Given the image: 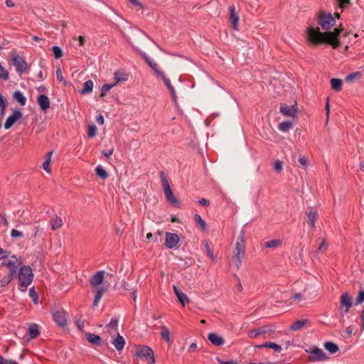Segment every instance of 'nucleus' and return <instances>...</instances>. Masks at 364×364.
<instances>
[{
  "label": "nucleus",
  "instance_id": "obj_1",
  "mask_svg": "<svg viewBox=\"0 0 364 364\" xmlns=\"http://www.w3.org/2000/svg\"><path fill=\"white\" fill-rule=\"evenodd\" d=\"M341 30L335 28L333 32H326L321 33L318 28L309 27L307 29L308 41L314 44L327 43L332 46L333 48H338L341 46V42L338 38Z\"/></svg>",
  "mask_w": 364,
  "mask_h": 364
},
{
  "label": "nucleus",
  "instance_id": "obj_2",
  "mask_svg": "<svg viewBox=\"0 0 364 364\" xmlns=\"http://www.w3.org/2000/svg\"><path fill=\"white\" fill-rule=\"evenodd\" d=\"M17 276L21 290L26 291L34 277L31 267L28 265L21 266L18 269Z\"/></svg>",
  "mask_w": 364,
  "mask_h": 364
},
{
  "label": "nucleus",
  "instance_id": "obj_3",
  "mask_svg": "<svg viewBox=\"0 0 364 364\" xmlns=\"http://www.w3.org/2000/svg\"><path fill=\"white\" fill-rule=\"evenodd\" d=\"M160 177L162 182V186L164 188V195L166 200L173 206L179 208L181 205V203L179 200L174 196L171 186L169 185L168 181L166 178L164 173L163 171L160 172Z\"/></svg>",
  "mask_w": 364,
  "mask_h": 364
},
{
  "label": "nucleus",
  "instance_id": "obj_4",
  "mask_svg": "<svg viewBox=\"0 0 364 364\" xmlns=\"http://www.w3.org/2000/svg\"><path fill=\"white\" fill-rule=\"evenodd\" d=\"M306 352L310 353L309 357L310 362L323 361L328 358L326 353L318 347L313 346L306 350Z\"/></svg>",
  "mask_w": 364,
  "mask_h": 364
},
{
  "label": "nucleus",
  "instance_id": "obj_5",
  "mask_svg": "<svg viewBox=\"0 0 364 364\" xmlns=\"http://www.w3.org/2000/svg\"><path fill=\"white\" fill-rule=\"evenodd\" d=\"M245 241L243 236V232L238 237V241L236 243L235 257L237 259V267L239 268L242 263V259L245 255Z\"/></svg>",
  "mask_w": 364,
  "mask_h": 364
},
{
  "label": "nucleus",
  "instance_id": "obj_6",
  "mask_svg": "<svg viewBox=\"0 0 364 364\" xmlns=\"http://www.w3.org/2000/svg\"><path fill=\"white\" fill-rule=\"evenodd\" d=\"M136 356L144 358L149 363H154L155 358L151 348L146 346H139L135 352Z\"/></svg>",
  "mask_w": 364,
  "mask_h": 364
},
{
  "label": "nucleus",
  "instance_id": "obj_7",
  "mask_svg": "<svg viewBox=\"0 0 364 364\" xmlns=\"http://www.w3.org/2000/svg\"><path fill=\"white\" fill-rule=\"evenodd\" d=\"M23 117V113L20 109H15L11 115H9L5 123L4 129H9L18 120Z\"/></svg>",
  "mask_w": 364,
  "mask_h": 364
},
{
  "label": "nucleus",
  "instance_id": "obj_8",
  "mask_svg": "<svg viewBox=\"0 0 364 364\" xmlns=\"http://www.w3.org/2000/svg\"><path fill=\"white\" fill-rule=\"evenodd\" d=\"M280 112L286 117L295 118L297 116L298 109L296 105L288 106L286 104H281Z\"/></svg>",
  "mask_w": 364,
  "mask_h": 364
},
{
  "label": "nucleus",
  "instance_id": "obj_9",
  "mask_svg": "<svg viewBox=\"0 0 364 364\" xmlns=\"http://www.w3.org/2000/svg\"><path fill=\"white\" fill-rule=\"evenodd\" d=\"M335 23L336 20L331 14L321 16L318 19V24L325 30L331 28Z\"/></svg>",
  "mask_w": 364,
  "mask_h": 364
},
{
  "label": "nucleus",
  "instance_id": "obj_10",
  "mask_svg": "<svg viewBox=\"0 0 364 364\" xmlns=\"http://www.w3.org/2000/svg\"><path fill=\"white\" fill-rule=\"evenodd\" d=\"M352 306L351 297L347 292L343 293L341 296V306L340 310L343 311L344 314L348 313L350 307Z\"/></svg>",
  "mask_w": 364,
  "mask_h": 364
},
{
  "label": "nucleus",
  "instance_id": "obj_11",
  "mask_svg": "<svg viewBox=\"0 0 364 364\" xmlns=\"http://www.w3.org/2000/svg\"><path fill=\"white\" fill-rule=\"evenodd\" d=\"M179 242V237L176 233L169 232H166L165 245L168 249H173L177 246Z\"/></svg>",
  "mask_w": 364,
  "mask_h": 364
},
{
  "label": "nucleus",
  "instance_id": "obj_12",
  "mask_svg": "<svg viewBox=\"0 0 364 364\" xmlns=\"http://www.w3.org/2000/svg\"><path fill=\"white\" fill-rule=\"evenodd\" d=\"M13 64L16 67V72L19 74H22L27 68V63L18 55L13 58Z\"/></svg>",
  "mask_w": 364,
  "mask_h": 364
},
{
  "label": "nucleus",
  "instance_id": "obj_13",
  "mask_svg": "<svg viewBox=\"0 0 364 364\" xmlns=\"http://www.w3.org/2000/svg\"><path fill=\"white\" fill-rule=\"evenodd\" d=\"M105 274L106 272L104 270L98 271L90 278V282L92 288H97L102 284Z\"/></svg>",
  "mask_w": 364,
  "mask_h": 364
},
{
  "label": "nucleus",
  "instance_id": "obj_14",
  "mask_svg": "<svg viewBox=\"0 0 364 364\" xmlns=\"http://www.w3.org/2000/svg\"><path fill=\"white\" fill-rule=\"evenodd\" d=\"M54 321L60 327H64L67 324L65 318V312L63 310H57L53 313Z\"/></svg>",
  "mask_w": 364,
  "mask_h": 364
},
{
  "label": "nucleus",
  "instance_id": "obj_15",
  "mask_svg": "<svg viewBox=\"0 0 364 364\" xmlns=\"http://www.w3.org/2000/svg\"><path fill=\"white\" fill-rule=\"evenodd\" d=\"M21 264V261L20 259H18L16 256H12L11 259L5 263V265L9 269V273L14 275Z\"/></svg>",
  "mask_w": 364,
  "mask_h": 364
},
{
  "label": "nucleus",
  "instance_id": "obj_16",
  "mask_svg": "<svg viewBox=\"0 0 364 364\" xmlns=\"http://www.w3.org/2000/svg\"><path fill=\"white\" fill-rule=\"evenodd\" d=\"M230 17L229 21L232 24L234 30L237 31L239 29V16L235 13V7L232 5L229 6Z\"/></svg>",
  "mask_w": 364,
  "mask_h": 364
},
{
  "label": "nucleus",
  "instance_id": "obj_17",
  "mask_svg": "<svg viewBox=\"0 0 364 364\" xmlns=\"http://www.w3.org/2000/svg\"><path fill=\"white\" fill-rule=\"evenodd\" d=\"M85 338L88 342L96 346H101L104 343L102 338L100 336L92 333H86Z\"/></svg>",
  "mask_w": 364,
  "mask_h": 364
},
{
  "label": "nucleus",
  "instance_id": "obj_18",
  "mask_svg": "<svg viewBox=\"0 0 364 364\" xmlns=\"http://www.w3.org/2000/svg\"><path fill=\"white\" fill-rule=\"evenodd\" d=\"M37 103L40 107L41 109L43 112L47 111L50 105V102L48 96L45 95H41L37 98Z\"/></svg>",
  "mask_w": 364,
  "mask_h": 364
},
{
  "label": "nucleus",
  "instance_id": "obj_19",
  "mask_svg": "<svg viewBox=\"0 0 364 364\" xmlns=\"http://www.w3.org/2000/svg\"><path fill=\"white\" fill-rule=\"evenodd\" d=\"M161 77L163 79L164 84L167 87L168 90H169L172 100L174 102V103H176L177 102V96L176 92L175 91L174 87L172 86L171 81L168 78H167L165 75L164 74Z\"/></svg>",
  "mask_w": 364,
  "mask_h": 364
},
{
  "label": "nucleus",
  "instance_id": "obj_20",
  "mask_svg": "<svg viewBox=\"0 0 364 364\" xmlns=\"http://www.w3.org/2000/svg\"><path fill=\"white\" fill-rule=\"evenodd\" d=\"M208 338L215 346H221L225 343L223 338L215 333H210Z\"/></svg>",
  "mask_w": 364,
  "mask_h": 364
},
{
  "label": "nucleus",
  "instance_id": "obj_21",
  "mask_svg": "<svg viewBox=\"0 0 364 364\" xmlns=\"http://www.w3.org/2000/svg\"><path fill=\"white\" fill-rule=\"evenodd\" d=\"M173 291L177 296L179 302L183 306H185L186 303L189 301V299L186 296V294L183 293L179 288L176 286L173 287Z\"/></svg>",
  "mask_w": 364,
  "mask_h": 364
},
{
  "label": "nucleus",
  "instance_id": "obj_22",
  "mask_svg": "<svg viewBox=\"0 0 364 364\" xmlns=\"http://www.w3.org/2000/svg\"><path fill=\"white\" fill-rule=\"evenodd\" d=\"M112 344L114 348L118 350H122L125 345V341L122 336L119 333L117 334V336L113 340Z\"/></svg>",
  "mask_w": 364,
  "mask_h": 364
},
{
  "label": "nucleus",
  "instance_id": "obj_23",
  "mask_svg": "<svg viewBox=\"0 0 364 364\" xmlns=\"http://www.w3.org/2000/svg\"><path fill=\"white\" fill-rule=\"evenodd\" d=\"M97 291L95 295L94 301H93V305L95 306H97L99 301L101 300L102 295L105 292L107 291V288L104 287H97Z\"/></svg>",
  "mask_w": 364,
  "mask_h": 364
},
{
  "label": "nucleus",
  "instance_id": "obj_24",
  "mask_svg": "<svg viewBox=\"0 0 364 364\" xmlns=\"http://www.w3.org/2000/svg\"><path fill=\"white\" fill-rule=\"evenodd\" d=\"M6 105L7 100L0 94V128L1 127V121L6 112Z\"/></svg>",
  "mask_w": 364,
  "mask_h": 364
},
{
  "label": "nucleus",
  "instance_id": "obj_25",
  "mask_svg": "<svg viewBox=\"0 0 364 364\" xmlns=\"http://www.w3.org/2000/svg\"><path fill=\"white\" fill-rule=\"evenodd\" d=\"M308 322V319L297 320L291 325L290 329L294 331H297L301 329Z\"/></svg>",
  "mask_w": 364,
  "mask_h": 364
},
{
  "label": "nucleus",
  "instance_id": "obj_26",
  "mask_svg": "<svg viewBox=\"0 0 364 364\" xmlns=\"http://www.w3.org/2000/svg\"><path fill=\"white\" fill-rule=\"evenodd\" d=\"M267 332L266 327H262L257 329L250 331L248 332V336L250 338H255L259 337L260 335L264 334Z\"/></svg>",
  "mask_w": 364,
  "mask_h": 364
},
{
  "label": "nucleus",
  "instance_id": "obj_27",
  "mask_svg": "<svg viewBox=\"0 0 364 364\" xmlns=\"http://www.w3.org/2000/svg\"><path fill=\"white\" fill-rule=\"evenodd\" d=\"M51 229L53 230H55L60 228H61L63 225V220L61 218L55 215L50 220Z\"/></svg>",
  "mask_w": 364,
  "mask_h": 364
},
{
  "label": "nucleus",
  "instance_id": "obj_28",
  "mask_svg": "<svg viewBox=\"0 0 364 364\" xmlns=\"http://www.w3.org/2000/svg\"><path fill=\"white\" fill-rule=\"evenodd\" d=\"M14 99L17 101L21 106H24L26 103V98L23 93L19 91H15L14 93Z\"/></svg>",
  "mask_w": 364,
  "mask_h": 364
},
{
  "label": "nucleus",
  "instance_id": "obj_29",
  "mask_svg": "<svg viewBox=\"0 0 364 364\" xmlns=\"http://www.w3.org/2000/svg\"><path fill=\"white\" fill-rule=\"evenodd\" d=\"M40 334L38 326L36 323H31L28 327V335L30 338H35Z\"/></svg>",
  "mask_w": 364,
  "mask_h": 364
},
{
  "label": "nucleus",
  "instance_id": "obj_30",
  "mask_svg": "<svg viewBox=\"0 0 364 364\" xmlns=\"http://www.w3.org/2000/svg\"><path fill=\"white\" fill-rule=\"evenodd\" d=\"M324 348L331 353H336L338 350V346L333 342L327 341L323 345Z\"/></svg>",
  "mask_w": 364,
  "mask_h": 364
},
{
  "label": "nucleus",
  "instance_id": "obj_31",
  "mask_svg": "<svg viewBox=\"0 0 364 364\" xmlns=\"http://www.w3.org/2000/svg\"><path fill=\"white\" fill-rule=\"evenodd\" d=\"M282 240L279 239L272 240L267 242H265L264 245L267 248H277L282 245Z\"/></svg>",
  "mask_w": 364,
  "mask_h": 364
},
{
  "label": "nucleus",
  "instance_id": "obj_32",
  "mask_svg": "<svg viewBox=\"0 0 364 364\" xmlns=\"http://www.w3.org/2000/svg\"><path fill=\"white\" fill-rule=\"evenodd\" d=\"M92 89H93V82L91 80H88L84 83L83 88H82V90H81L80 91V93L81 95H85V94L91 92L92 91Z\"/></svg>",
  "mask_w": 364,
  "mask_h": 364
},
{
  "label": "nucleus",
  "instance_id": "obj_33",
  "mask_svg": "<svg viewBox=\"0 0 364 364\" xmlns=\"http://www.w3.org/2000/svg\"><path fill=\"white\" fill-rule=\"evenodd\" d=\"M259 348H270L274 349L276 352L280 353L282 350V347L277 344L276 343L273 342H266L265 343L262 345H259L258 346Z\"/></svg>",
  "mask_w": 364,
  "mask_h": 364
},
{
  "label": "nucleus",
  "instance_id": "obj_34",
  "mask_svg": "<svg viewBox=\"0 0 364 364\" xmlns=\"http://www.w3.org/2000/svg\"><path fill=\"white\" fill-rule=\"evenodd\" d=\"M96 174L102 179H106L108 178L109 174L107 171L103 168L102 166L98 165L95 168Z\"/></svg>",
  "mask_w": 364,
  "mask_h": 364
},
{
  "label": "nucleus",
  "instance_id": "obj_35",
  "mask_svg": "<svg viewBox=\"0 0 364 364\" xmlns=\"http://www.w3.org/2000/svg\"><path fill=\"white\" fill-rule=\"evenodd\" d=\"M331 88L336 91H340L342 87V80L338 78H332L331 80Z\"/></svg>",
  "mask_w": 364,
  "mask_h": 364
},
{
  "label": "nucleus",
  "instance_id": "obj_36",
  "mask_svg": "<svg viewBox=\"0 0 364 364\" xmlns=\"http://www.w3.org/2000/svg\"><path fill=\"white\" fill-rule=\"evenodd\" d=\"M293 127V124L290 121H284L279 124V129L283 132H288Z\"/></svg>",
  "mask_w": 364,
  "mask_h": 364
},
{
  "label": "nucleus",
  "instance_id": "obj_37",
  "mask_svg": "<svg viewBox=\"0 0 364 364\" xmlns=\"http://www.w3.org/2000/svg\"><path fill=\"white\" fill-rule=\"evenodd\" d=\"M194 220L195 222L200 225L202 230H205L206 229V223L205 221L201 218V216L198 214L194 215Z\"/></svg>",
  "mask_w": 364,
  "mask_h": 364
},
{
  "label": "nucleus",
  "instance_id": "obj_38",
  "mask_svg": "<svg viewBox=\"0 0 364 364\" xmlns=\"http://www.w3.org/2000/svg\"><path fill=\"white\" fill-rule=\"evenodd\" d=\"M52 154H53L52 151L48 152L46 155V159L45 161L43 163L42 167L47 172H50V164L51 161Z\"/></svg>",
  "mask_w": 364,
  "mask_h": 364
},
{
  "label": "nucleus",
  "instance_id": "obj_39",
  "mask_svg": "<svg viewBox=\"0 0 364 364\" xmlns=\"http://www.w3.org/2000/svg\"><path fill=\"white\" fill-rule=\"evenodd\" d=\"M308 218H309V225L311 228H314L315 226V223L318 218V215L316 212H314V211H310L309 213H308Z\"/></svg>",
  "mask_w": 364,
  "mask_h": 364
},
{
  "label": "nucleus",
  "instance_id": "obj_40",
  "mask_svg": "<svg viewBox=\"0 0 364 364\" xmlns=\"http://www.w3.org/2000/svg\"><path fill=\"white\" fill-rule=\"evenodd\" d=\"M162 331L161 332V336L162 338L166 341L167 343L171 341V334L170 331L166 328L164 326H161Z\"/></svg>",
  "mask_w": 364,
  "mask_h": 364
},
{
  "label": "nucleus",
  "instance_id": "obj_41",
  "mask_svg": "<svg viewBox=\"0 0 364 364\" xmlns=\"http://www.w3.org/2000/svg\"><path fill=\"white\" fill-rule=\"evenodd\" d=\"M14 274H11L10 273H9V274L7 276H5L1 280H0V285L1 287H6L7 286L13 279L14 278Z\"/></svg>",
  "mask_w": 364,
  "mask_h": 364
},
{
  "label": "nucleus",
  "instance_id": "obj_42",
  "mask_svg": "<svg viewBox=\"0 0 364 364\" xmlns=\"http://www.w3.org/2000/svg\"><path fill=\"white\" fill-rule=\"evenodd\" d=\"M115 84H104L101 88L100 97H104L107 92Z\"/></svg>",
  "mask_w": 364,
  "mask_h": 364
},
{
  "label": "nucleus",
  "instance_id": "obj_43",
  "mask_svg": "<svg viewBox=\"0 0 364 364\" xmlns=\"http://www.w3.org/2000/svg\"><path fill=\"white\" fill-rule=\"evenodd\" d=\"M148 65L154 70V71L156 73V74L158 76L161 77L164 74V72L159 70L157 63H156L153 60H151V62H149Z\"/></svg>",
  "mask_w": 364,
  "mask_h": 364
},
{
  "label": "nucleus",
  "instance_id": "obj_44",
  "mask_svg": "<svg viewBox=\"0 0 364 364\" xmlns=\"http://www.w3.org/2000/svg\"><path fill=\"white\" fill-rule=\"evenodd\" d=\"M298 161L303 168H306L309 166V160L304 155L299 154Z\"/></svg>",
  "mask_w": 364,
  "mask_h": 364
},
{
  "label": "nucleus",
  "instance_id": "obj_45",
  "mask_svg": "<svg viewBox=\"0 0 364 364\" xmlns=\"http://www.w3.org/2000/svg\"><path fill=\"white\" fill-rule=\"evenodd\" d=\"M52 50H53L54 56L56 59L60 58L63 55L62 49L58 46H53L52 48Z\"/></svg>",
  "mask_w": 364,
  "mask_h": 364
},
{
  "label": "nucleus",
  "instance_id": "obj_46",
  "mask_svg": "<svg viewBox=\"0 0 364 364\" xmlns=\"http://www.w3.org/2000/svg\"><path fill=\"white\" fill-rule=\"evenodd\" d=\"M118 322L119 319L117 318H112L110 322L106 326V327L116 331L118 327Z\"/></svg>",
  "mask_w": 364,
  "mask_h": 364
},
{
  "label": "nucleus",
  "instance_id": "obj_47",
  "mask_svg": "<svg viewBox=\"0 0 364 364\" xmlns=\"http://www.w3.org/2000/svg\"><path fill=\"white\" fill-rule=\"evenodd\" d=\"M29 296L31 298V299L33 300L34 304H38V297L35 291V288L33 287L29 289Z\"/></svg>",
  "mask_w": 364,
  "mask_h": 364
},
{
  "label": "nucleus",
  "instance_id": "obj_48",
  "mask_svg": "<svg viewBox=\"0 0 364 364\" xmlns=\"http://www.w3.org/2000/svg\"><path fill=\"white\" fill-rule=\"evenodd\" d=\"M97 133V127L95 125L92 124L90 125L87 130V136L90 138H92L96 135Z\"/></svg>",
  "mask_w": 364,
  "mask_h": 364
},
{
  "label": "nucleus",
  "instance_id": "obj_49",
  "mask_svg": "<svg viewBox=\"0 0 364 364\" xmlns=\"http://www.w3.org/2000/svg\"><path fill=\"white\" fill-rule=\"evenodd\" d=\"M364 301V289L359 291L356 299L355 304H360Z\"/></svg>",
  "mask_w": 364,
  "mask_h": 364
},
{
  "label": "nucleus",
  "instance_id": "obj_50",
  "mask_svg": "<svg viewBox=\"0 0 364 364\" xmlns=\"http://www.w3.org/2000/svg\"><path fill=\"white\" fill-rule=\"evenodd\" d=\"M327 247H328V244L326 243V240L323 239L321 244L318 245V249H317V252H324L325 250H327Z\"/></svg>",
  "mask_w": 364,
  "mask_h": 364
},
{
  "label": "nucleus",
  "instance_id": "obj_51",
  "mask_svg": "<svg viewBox=\"0 0 364 364\" xmlns=\"http://www.w3.org/2000/svg\"><path fill=\"white\" fill-rule=\"evenodd\" d=\"M351 0H336L338 5L341 10L346 8L350 2Z\"/></svg>",
  "mask_w": 364,
  "mask_h": 364
},
{
  "label": "nucleus",
  "instance_id": "obj_52",
  "mask_svg": "<svg viewBox=\"0 0 364 364\" xmlns=\"http://www.w3.org/2000/svg\"><path fill=\"white\" fill-rule=\"evenodd\" d=\"M129 3L135 8L142 9L144 8L143 4L139 0H128Z\"/></svg>",
  "mask_w": 364,
  "mask_h": 364
},
{
  "label": "nucleus",
  "instance_id": "obj_53",
  "mask_svg": "<svg viewBox=\"0 0 364 364\" xmlns=\"http://www.w3.org/2000/svg\"><path fill=\"white\" fill-rule=\"evenodd\" d=\"M274 168L275 169V171L278 173H280L282 171V162L280 161L279 160H277L275 162H274Z\"/></svg>",
  "mask_w": 364,
  "mask_h": 364
},
{
  "label": "nucleus",
  "instance_id": "obj_54",
  "mask_svg": "<svg viewBox=\"0 0 364 364\" xmlns=\"http://www.w3.org/2000/svg\"><path fill=\"white\" fill-rule=\"evenodd\" d=\"M11 237H23V233L18 230L12 229L11 231Z\"/></svg>",
  "mask_w": 364,
  "mask_h": 364
},
{
  "label": "nucleus",
  "instance_id": "obj_55",
  "mask_svg": "<svg viewBox=\"0 0 364 364\" xmlns=\"http://www.w3.org/2000/svg\"><path fill=\"white\" fill-rule=\"evenodd\" d=\"M114 78L117 81V82L124 81L127 80L125 77L121 73H115Z\"/></svg>",
  "mask_w": 364,
  "mask_h": 364
},
{
  "label": "nucleus",
  "instance_id": "obj_56",
  "mask_svg": "<svg viewBox=\"0 0 364 364\" xmlns=\"http://www.w3.org/2000/svg\"><path fill=\"white\" fill-rule=\"evenodd\" d=\"M39 231V227L38 226H33L32 228V232L30 236V239L35 238L38 235V232Z\"/></svg>",
  "mask_w": 364,
  "mask_h": 364
},
{
  "label": "nucleus",
  "instance_id": "obj_57",
  "mask_svg": "<svg viewBox=\"0 0 364 364\" xmlns=\"http://www.w3.org/2000/svg\"><path fill=\"white\" fill-rule=\"evenodd\" d=\"M56 77L58 81L62 82L63 80V73L60 68H58L56 70Z\"/></svg>",
  "mask_w": 364,
  "mask_h": 364
},
{
  "label": "nucleus",
  "instance_id": "obj_58",
  "mask_svg": "<svg viewBox=\"0 0 364 364\" xmlns=\"http://www.w3.org/2000/svg\"><path fill=\"white\" fill-rule=\"evenodd\" d=\"M360 75V73H350L349 74L347 77H346V80L347 81H351L353 80V79H355L357 76H359Z\"/></svg>",
  "mask_w": 364,
  "mask_h": 364
},
{
  "label": "nucleus",
  "instance_id": "obj_59",
  "mask_svg": "<svg viewBox=\"0 0 364 364\" xmlns=\"http://www.w3.org/2000/svg\"><path fill=\"white\" fill-rule=\"evenodd\" d=\"M114 152V149H111L108 151H102V154L106 157V158H109L112 154Z\"/></svg>",
  "mask_w": 364,
  "mask_h": 364
},
{
  "label": "nucleus",
  "instance_id": "obj_60",
  "mask_svg": "<svg viewBox=\"0 0 364 364\" xmlns=\"http://www.w3.org/2000/svg\"><path fill=\"white\" fill-rule=\"evenodd\" d=\"M8 257V255H7V251L2 249V248H0V259H4L6 257Z\"/></svg>",
  "mask_w": 364,
  "mask_h": 364
},
{
  "label": "nucleus",
  "instance_id": "obj_61",
  "mask_svg": "<svg viewBox=\"0 0 364 364\" xmlns=\"http://www.w3.org/2000/svg\"><path fill=\"white\" fill-rule=\"evenodd\" d=\"M218 360L220 364H238L237 362L235 360L223 361L220 359H218Z\"/></svg>",
  "mask_w": 364,
  "mask_h": 364
},
{
  "label": "nucleus",
  "instance_id": "obj_62",
  "mask_svg": "<svg viewBox=\"0 0 364 364\" xmlns=\"http://www.w3.org/2000/svg\"><path fill=\"white\" fill-rule=\"evenodd\" d=\"M205 248H206V250H207V252H208V255L212 259H214V256H213V252L211 251L208 244H206L205 245Z\"/></svg>",
  "mask_w": 364,
  "mask_h": 364
},
{
  "label": "nucleus",
  "instance_id": "obj_63",
  "mask_svg": "<svg viewBox=\"0 0 364 364\" xmlns=\"http://www.w3.org/2000/svg\"><path fill=\"white\" fill-rule=\"evenodd\" d=\"M198 203L202 206H205V205H209V200L205 198H201L200 200H199Z\"/></svg>",
  "mask_w": 364,
  "mask_h": 364
},
{
  "label": "nucleus",
  "instance_id": "obj_64",
  "mask_svg": "<svg viewBox=\"0 0 364 364\" xmlns=\"http://www.w3.org/2000/svg\"><path fill=\"white\" fill-rule=\"evenodd\" d=\"M75 323H76L77 328L80 330H82L84 328V323L81 320H77V321H76Z\"/></svg>",
  "mask_w": 364,
  "mask_h": 364
}]
</instances>
